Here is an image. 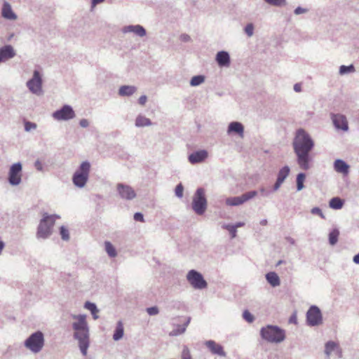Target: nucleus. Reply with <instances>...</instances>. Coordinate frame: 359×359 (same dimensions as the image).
<instances>
[{
    "label": "nucleus",
    "mask_w": 359,
    "mask_h": 359,
    "mask_svg": "<svg viewBox=\"0 0 359 359\" xmlns=\"http://www.w3.org/2000/svg\"><path fill=\"white\" fill-rule=\"evenodd\" d=\"M215 60L221 67H228L231 64L230 55L225 50L219 51L216 55Z\"/></svg>",
    "instance_id": "20"
},
{
    "label": "nucleus",
    "mask_w": 359,
    "mask_h": 359,
    "mask_svg": "<svg viewBox=\"0 0 359 359\" xmlns=\"http://www.w3.org/2000/svg\"><path fill=\"white\" fill-rule=\"evenodd\" d=\"M306 179V174L304 172H300L297 175L296 182H297V190L301 191L304 187V182Z\"/></svg>",
    "instance_id": "33"
},
{
    "label": "nucleus",
    "mask_w": 359,
    "mask_h": 359,
    "mask_svg": "<svg viewBox=\"0 0 359 359\" xmlns=\"http://www.w3.org/2000/svg\"><path fill=\"white\" fill-rule=\"evenodd\" d=\"M331 119L336 129L343 131L348 130V124L346 116L341 114L332 113Z\"/></svg>",
    "instance_id": "15"
},
{
    "label": "nucleus",
    "mask_w": 359,
    "mask_h": 359,
    "mask_svg": "<svg viewBox=\"0 0 359 359\" xmlns=\"http://www.w3.org/2000/svg\"><path fill=\"white\" fill-rule=\"evenodd\" d=\"M2 16L7 20H16L17 15L13 11L11 6L9 3L5 1L2 6Z\"/></svg>",
    "instance_id": "22"
},
{
    "label": "nucleus",
    "mask_w": 359,
    "mask_h": 359,
    "mask_svg": "<svg viewBox=\"0 0 359 359\" xmlns=\"http://www.w3.org/2000/svg\"><path fill=\"white\" fill-rule=\"evenodd\" d=\"M187 280L196 290H203L208 286V283L203 275L195 269H191L187 273Z\"/></svg>",
    "instance_id": "8"
},
{
    "label": "nucleus",
    "mask_w": 359,
    "mask_h": 359,
    "mask_svg": "<svg viewBox=\"0 0 359 359\" xmlns=\"http://www.w3.org/2000/svg\"><path fill=\"white\" fill-rule=\"evenodd\" d=\"M293 90L297 93H300L302 91V83H297L293 86Z\"/></svg>",
    "instance_id": "52"
},
{
    "label": "nucleus",
    "mask_w": 359,
    "mask_h": 359,
    "mask_svg": "<svg viewBox=\"0 0 359 359\" xmlns=\"http://www.w3.org/2000/svg\"><path fill=\"white\" fill-rule=\"evenodd\" d=\"M309 12V9L306 8H302V7H300V6H298L297 7L293 13L295 14V15H300V14H303V13H306Z\"/></svg>",
    "instance_id": "46"
},
{
    "label": "nucleus",
    "mask_w": 359,
    "mask_h": 359,
    "mask_svg": "<svg viewBox=\"0 0 359 359\" xmlns=\"http://www.w3.org/2000/svg\"><path fill=\"white\" fill-rule=\"evenodd\" d=\"M104 0H91V4L93 6H95L103 2Z\"/></svg>",
    "instance_id": "58"
},
{
    "label": "nucleus",
    "mask_w": 359,
    "mask_h": 359,
    "mask_svg": "<svg viewBox=\"0 0 359 359\" xmlns=\"http://www.w3.org/2000/svg\"><path fill=\"white\" fill-rule=\"evenodd\" d=\"M183 191L184 187L182 184H177L175 190L176 196L178 198H182L183 196Z\"/></svg>",
    "instance_id": "44"
},
{
    "label": "nucleus",
    "mask_w": 359,
    "mask_h": 359,
    "mask_svg": "<svg viewBox=\"0 0 359 359\" xmlns=\"http://www.w3.org/2000/svg\"><path fill=\"white\" fill-rule=\"evenodd\" d=\"M192 208L198 215H202L207 208V200L205 196V190L198 188L194 194L192 201Z\"/></svg>",
    "instance_id": "7"
},
{
    "label": "nucleus",
    "mask_w": 359,
    "mask_h": 359,
    "mask_svg": "<svg viewBox=\"0 0 359 359\" xmlns=\"http://www.w3.org/2000/svg\"><path fill=\"white\" fill-rule=\"evenodd\" d=\"M205 345L210 350V351L214 354L221 357H225L226 353L222 345L217 344L213 340H208L205 342Z\"/></svg>",
    "instance_id": "18"
},
{
    "label": "nucleus",
    "mask_w": 359,
    "mask_h": 359,
    "mask_svg": "<svg viewBox=\"0 0 359 359\" xmlns=\"http://www.w3.org/2000/svg\"><path fill=\"white\" fill-rule=\"evenodd\" d=\"M123 334H124V329H123V323H121V321H118L116 325L114 333L113 334V339L114 341L120 340L123 337Z\"/></svg>",
    "instance_id": "29"
},
{
    "label": "nucleus",
    "mask_w": 359,
    "mask_h": 359,
    "mask_svg": "<svg viewBox=\"0 0 359 359\" xmlns=\"http://www.w3.org/2000/svg\"><path fill=\"white\" fill-rule=\"evenodd\" d=\"M338 358H342V350L341 348L339 346L338 348L337 349V351H335Z\"/></svg>",
    "instance_id": "57"
},
{
    "label": "nucleus",
    "mask_w": 359,
    "mask_h": 359,
    "mask_svg": "<svg viewBox=\"0 0 359 359\" xmlns=\"http://www.w3.org/2000/svg\"><path fill=\"white\" fill-rule=\"evenodd\" d=\"M72 318L76 321L72 323L74 330L73 337L78 341V345L81 353L86 356L90 346L89 327L86 321V315H74Z\"/></svg>",
    "instance_id": "2"
},
{
    "label": "nucleus",
    "mask_w": 359,
    "mask_h": 359,
    "mask_svg": "<svg viewBox=\"0 0 359 359\" xmlns=\"http://www.w3.org/2000/svg\"><path fill=\"white\" fill-rule=\"evenodd\" d=\"M105 250L109 257L114 258L116 257L117 252L114 245L109 241L104 242Z\"/></svg>",
    "instance_id": "31"
},
{
    "label": "nucleus",
    "mask_w": 359,
    "mask_h": 359,
    "mask_svg": "<svg viewBox=\"0 0 359 359\" xmlns=\"http://www.w3.org/2000/svg\"><path fill=\"white\" fill-rule=\"evenodd\" d=\"M339 347V344L333 341H328L325 345V353L329 358L331 353L336 351Z\"/></svg>",
    "instance_id": "28"
},
{
    "label": "nucleus",
    "mask_w": 359,
    "mask_h": 359,
    "mask_svg": "<svg viewBox=\"0 0 359 359\" xmlns=\"http://www.w3.org/2000/svg\"><path fill=\"white\" fill-rule=\"evenodd\" d=\"M137 91L135 86H121L118 89V95L122 97H129Z\"/></svg>",
    "instance_id": "24"
},
{
    "label": "nucleus",
    "mask_w": 359,
    "mask_h": 359,
    "mask_svg": "<svg viewBox=\"0 0 359 359\" xmlns=\"http://www.w3.org/2000/svg\"><path fill=\"white\" fill-rule=\"evenodd\" d=\"M222 228L229 231L231 238H234L236 236L237 229H236L233 225L224 224L222 225Z\"/></svg>",
    "instance_id": "38"
},
{
    "label": "nucleus",
    "mask_w": 359,
    "mask_h": 359,
    "mask_svg": "<svg viewBox=\"0 0 359 359\" xmlns=\"http://www.w3.org/2000/svg\"><path fill=\"white\" fill-rule=\"evenodd\" d=\"M257 195V191H250L239 196L229 197L226 199V205L229 206H238L243 204Z\"/></svg>",
    "instance_id": "12"
},
{
    "label": "nucleus",
    "mask_w": 359,
    "mask_h": 359,
    "mask_svg": "<svg viewBox=\"0 0 359 359\" xmlns=\"http://www.w3.org/2000/svg\"><path fill=\"white\" fill-rule=\"evenodd\" d=\"M244 31L248 36H252L254 34V25L252 23L247 24L244 28Z\"/></svg>",
    "instance_id": "41"
},
{
    "label": "nucleus",
    "mask_w": 359,
    "mask_h": 359,
    "mask_svg": "<svg viewBox=\"0 0 359 359\" xmlns=\"http://www.w3.org/2000/svg\"><path fill=\"white\" fill-rule=\"evenodd\" d=\"M79 125L82 128H87L89 126V121L86 118H82L79 121Z\"/></svg>",
    "instance_id": "54"
},
{
    "label": "nucleus",
    "mask_w": 359,
    "mask_h": 359,
    "mask_svg": "<svg viewBox=\"0 0 359 359\" xmlns=\"http://www.w3.org/2000/svg\"><path fill=\"white\" fill-rule=\"evenodd\" d=\"M323 323V315L320 309L316 305L309 307L306 312V324L310 327H316Z\"/></svg>",
    "instance_id": "9"
},
{
    "label": "nucleus",
    "mask_w": 359,
    "mask_h": 359,
    "mask_svg": "<svg viewBox=\"0 0 359 359\" xmlns=\"http://www.w3.org/2000/svg\"><path fill=\"white\" fill-rule=\"evenodd\" d=\"M243 318L248 322V323H252L255 320L254 316L252 315V313L248 311L245 310L243 313Z\"/></svg>",
    "instance_id": "42"
},
{
    "label": "nucleus",
    "mask_w": 359,
    "mask_h": 359,
    "mask_svg": "<svg viewBox=\"0 0 359 359\" xmlns=\"http://www.w3.org/2000/svg\"><path fill=\"white\" fill-rule=\"evenodd\" d=\"M344 201L341 198L339 197H334L330 199L329 202V205L331 208L334 210H339L344 205Z\"/></svg>",
    "instance_id": "30"
},
{
    "label": "nucleus",
    "mask_w": 359,
    "mask_h": 359,
    "mask_svg": "<svg viewBox=\"0 0 359 359\" xmlns=\"http://www.w3.org/2000/svg\"><path fill=\"white\" fill-rule=\"evenodd\" d=\"M208 156V153L205 149L194 151L189 155L188 159L191 164L200 163L204 161Z\"/></svg>",
    "instance_id": "17"
},
{
    "label": "nucleus",
    "mask_w": 359,
    "mask_h": 359,
    "mask_svg": "<svg viewBox=\"0 0 359 359\" xmlns=\"http://www.w3.org/2000/svg\"><path fill=\"white\" fill-rule=\"evenodd\" d=\"M233 225L235 226L236 229H237L238 227L243 226L245 225V223L242 222H239Z\"/></svg>",
    "instance_id": "59"
},
{
    "label": "nucleus",
    "mask_w": 359,
    "mask_h": 359,
    "mask_svg": "<svg viewBox=\"0 0 359 359\" xmlns=\"http://www.w3.org/2000/svg\"><path fill=\"white\" fill-rule=\"evenodd\" d=\"M15 55V50L11 45H6L0 48V62L13 58Z\"/></svg>",
    "instance_id": "21"
},
{
    "label": "nucleus",
    "mask_w": 359,
    "mask_h": 359,
    "mask_svg": "<svg viewBox=\"0 0 359 359\" xmlns=\"http://www.w3.org/2000/svg\"><path fill=\"white\" fill-rule=\"evenodd\" d=\"M60 233L63 241H67L69 240V230L64 226H62L60 229Z\"/></svg>",
    "instance_id": "39"
},
{
    "label": "nucleus",
    "mask_w": 359,
    "mask_h": 359,
    "mask_svg": "<svg viewBox=\"0 0 359 359\" xmlns=\"http://www.w3.org/2000/svg\"><path fill=\"white\" fill-rule=\"evenodd\" d=\"M90 163L88 161H83L72 176V182L75 187L83 188L86 186L90 171Z\"/></svg>",
    "instance_id": "5"
},
{
    "label": "nucleus",
    "mask_w": 359,
    "mask_h": 359,
    "mask_svg": "<svg viewBox=\"0 0 359 359\" xmlns=\"http://www.w3.org/2000/svg\"><path fill=\"white\" fill-rule=\"evenodd\" d=\"M151 120L142 115H138L135 119V126L140 128L151 126Z\"/></svg>",
    "instance_id": "27"
},
{
    "label": "nucleus",
    "mask_w": 359,
    "mask_h": 359,
    "mask_svg": "<svg viewBox=\"0 0 359 359\" xmlns=\"http://www.w3.org/2000/svg\"><path fill=\"white\" fill-rule=\"evenodd\" d=\"M25 346L34 353H39L44 346V336L42 332L32 333L24 342Z\"/></svg>",
    "instance_id": "6"
},
{
    "label": "nucleus",
    "mask_w": 359,
    "mask_h": 359,
    "mask_svg": "<svg viewBox=\"0 0 359 359\" xmlns=\"http://www.w3.org/2000/svg\"><path fill=\"white\" fill-rule=\"evenodd\" d=\"M180 39L183 42H188L191 40V37L187 34H183L180 36Z\"/></svg>",
    "instance_id": "56"
},
{
    "label": "nucleus",
    "mask_w": 359,
    "mask_h": 359,
    "mask_svg": "<svg viewBox=\"0 0 359 359\" xmlns=\"http://www.w3.org/2000/svg\"><path fill=\"white\" fill-rule=\"evenodd\" d=\"M355 71V67L353 65H350L348 66L346 65H341L339 67V73L341 75L349 74V73H353Z\"/></svg>",
    "instance_id": "34"
},
{
    "label": "nucleus",
    "mask_w": 359,
    "mask_h": 359,
    "mask_svg": "<svg viewBox=\"0 0 359 359\" xmlns=\"http://www.w3.org/2000/svg\"><path fill=\"white\" fill-rule=\"evenodd\" d=\"M284 181H285L284 180L280 179L277 177L276 182L273 187V191H276L280 187L281 184H283V182Z\"/></svg>",
    "instance_id": "48"
},
{
    "label": "nucleus",
    "mask_w": 359,
    "mask_h": 359,
    "mask_svg": "<svg viewBox=\"0 0 359 359\" xmlns=\"http://www.w3.org/2000/svg\"><path fill=\"white\" fill-rule=\"evenodd\" d=\"M353 260L355 264H359V253L353 257Z\"/></svg>",
    "instance_id": "60"
},
{
    "label": "nucleus",
    "mask_w": 359,
    "mask_h": 359,
    "mask_svg": "<svg viewBox=\"0 0 359 359\" xmlns=\"http://www.w3.org/2000/svg\"><path fill=\"white\" fill-rule=\"evenodd\" d=\"M34 167L38 171H43V166L41 163V162L39 160H36L34 162Z\"/></svg>",
    "instance_id": "51"
},
{
    "label": "nucleus",
    "mask_w": 359,
    "mask_h": 359,
    "mask_svg": "<svg viewBox=\"0 0 359 359\" xmlns=\"http://www.w3.org/2000/svg\"><path fill=\"white\" fill-rule=\"evenodd\" d=\"M97 313H91V314L93 315V317L94 319H97L98 318V316L97 315Z\"/></svg>",
    "instance_id": "63"
},
{
    "label": "nucleus",
    "mask_w": 359,
    "mask_h": 359,
    "mask_svg": "<svg viewBox=\"0 0 359 359\" xmlns=\"http://www.w3.org/2000/svg\"><path fill=\"white\" fill-rule=\"evenodd\" d=\"M191 318H188L187 320L182 324L177 325L175 328H174L169 334L170 336L175 337L180 335L185 332L187 326L190 323Z\"/></svg>",
    "instance_id": "25"
},
{
    "label": "nucleus",
    "mask_w": 359,
    "mask_h": 359,
    "mask_svg": "<svg viewBox=\"0 0 359 359\" xmlns=\"http://www.w3.org/2000/svg\"><path fill=\"white\" fill-rule=\"evenodd\" d=\"M266 4L276 6L283 7L286 5V0H264Z\"/></svg>",
    "instance_id": "37"
},
{
    "label": "nucleus",
    "mask_w": 359,
    "mask_h": 359,
    "mask_svg": "<svg viewBox=\"0 0 359 359\" xmlns=\"http://www.w3.org/2000/svg\"><path fill=\"white\" fill-rule=\"evenodd\" d=\"M266 279L272 287H277L280 285V278L275 272L267 273L266 274Z\"/></svg>",
    "instance_id": "26"
},
{
    "label": "nucleus",
    "mask_w": 359,
    "mask_h": 359,
    "mask_svg": "<svg viewBox=\"0 0 359 359\" xmlns=\"http://www.w3.org/2000/svg\"><path fill=\"white\" fill-rule=\"evenodd\" d=\"M260 192L263 196H268L270 194L274 191H273V189L271 190H267L265 188H261Z\"/></svg>",
    "instance_id": "53"
},
{
    "label": "nucleus",
    "mask_w": 359,
    "mask_h": 359,
    "mask_svg": "<svg viewBox=\"0 0 359 359\" xmlns=\"http://www.w3.org/2000/svg\"><path fill=\"white\" fill-rule=\"evenodd\" d=\"M36 127L37 126L34 123L30 121H25V130L26 132H30L32 130H35Z\"/></svg>",
    "instance_id": "43"
},
{
    "label": "nucleus",
    "mask_w": 359,
    "mask_h": 359,
    "mask_svg": "<svg viewBox=\"0 0 359 359\" xmlns=\"http://www.w3.org/2000/svg\"><path fill=\"white\" fill-rule=\"evenodd\" d=\"M75 116L72 107L69 104L63 105L52 114L53 118L56 121H69L74 118Z\"/></svg>",
    "instance_id": "11"
},
{
    "label": "nucleus",
    "mask_w": 359,
    "mask_h": 359,
    "mask_svg": "<svg viewBox=\"0 0 359 359\" xmlns=\"http://www.w3.org/2000/svg\"><path fill=\"white\" fill-rule=\"evenodd\" d=\"M147 97L146 95H142L139 97L138 99V103L141 105H144L145 103L147 102Z\"/></svg>",
    "instance_id": "55"
},
{
    "label": "nucleus",
    "mask_w": 359,
    "mask_h": 359,
    "mask_svg": "<svg viewBox=\"0 0 359 359\" xmlns=\"http://www.w3.org/2000/svg\"><path fill=\"white\" fill-rule=\"evenodd\" d=\"M60 218L57 215L44 214L41 219L36 232L38 238H48L52 233V228L55 224V219Z\"/></svg>",
    "instance_id": "4"
},
{
    "label": "nucleus",
    "mask_w": 359,
    "mask_h": 359,
    "mask_svg": "<svg viewBox=\"0 0 359 359\" xmlns=\"http://www.w3.org/2000/svg\"><path fill=\"white\" fill-rule=\"evenodd\" d=\"M311 212L313 215H318L321 218H325V216L320 208L318 207L313 208Z\"/></svg>",
    "instance_id": "47"
},
{
    "label": "nucleus",
    "mask_w": 359,
    "mask_h": 359,
    "mask_svg": "<svg viewBox=\"0 0 359 359\" xmlns=\"http://www.w3.org/2000/svg\"><path fill=\"white\" fill-rule=\"evenodd\" d=\"M339 236V231L337 229H332L329 233V243L334 245L338 241Z\"/></svg>",
    "instance_id": "32"
},
{
    "label": "nucleus",
    "mask_w": 359,
    "mask_h": 359,
    "mask_svg": "<svg viewBox=\"0 0 359 359\" xmlns=\"http://www.w3.org/2000/svg\"><path fill=\"white\" fill-rule=\"evenodd\" d=\"M259 224L262 226H266L267 224V220L266 219H262Z\"/></svg>",
    "instance_id": "62"
},
{
    "label": "nucleus",
    "mask_w": 359,
    "mask_h": 359,
    "mask_svg": "<svg viewBox=\"0 0 359 359\" xmlns=\"http://www.w3.org/2000/svg\"><path fill=\"white\" fill-rule=\"evenodd\" d=\"M147 312L149 316H156L159 313V309L157 306H151L147 309Z\"/></svg>",
    "instance_id": "45"
},
{
    "label": "nucleus",
    "mask_w": 359,
    "mask_h": 359,
    "mask_svg": "<svg viewBox=\"0 0 359 359\" xmlns=\"http://www.w3.org/2000/svg\"><path fill=\"white\" fill-rule=\"evenodd\" d=\"M314 141L303 128L297 130L293 140V149L297 156V163L302 170L306 171L311 167V151L314 147Z\"/></svg>",
    "instance_id": "1"
},
{
    "label": "nucleus",
    "mask_w": 359,
    "mask_h": 359,
    "mask_svg": "<svg viewBox=\"0 0 359 359\" xmlns=\"http://www.w3.org/2000/svg\"><path fill=\"white\" fill-rule=\"evenodd\" d=\"M84 308L89 310L91 313H98V309L95 304L90 302H86L84 304Z\"/></svg>",
    "instance_id": "40"
},
{
    "label": "nucleus",
    "mask_w": 359,
    "mask_h": 359,
    "mask_svg": "<svg viewBox=\"0 0 359 359\" xmlns=\"http://www.w3.org/2000/svg\"><path fill=\"white\" fill-rule=\"evenodd\" d=\"M334 170L339 173L348 174L349 165L343 160L337 159L334 163Z\"/></svg>",
    "instance_id": "23"
},
{
    "label": "nucleus",
    "mask_w": 359,
    "mask_h": 359,
    "mask_svg": "<svg viewBox=\"0 0 359 359\" xmlns=\"http://www.w3.org/2000/svg\"><path fill=\"white\" fill-rule=\"evenodd\" d=\"M22 164L18 162L13 164L8 172V182L12 186H17L21 182V172H22Z\"/></svg>",
    "instance_id": "13"
},
{
    "label": "nucleus",
    "mask_w": 359,
    "mask_h": 359,
    "mask_svg": "<svg viewBox=\"0 0 359 359\" xmlns=\"http://www.w3.org/2000/svg\"><path fill=\"white\" fill-rule=\"evenodd\" d=\"M292 319H293V324H295L297 318H296V316L294 313H293Z\"/></svg>",
    "instance_id": "64"
},
{
    "label": "nucleus",
    "mask_w": 359,
    "mask_h": 359,
    "mask_svg": "<svg viewBox=\"0 0 359 359\" xmlns=\"http://www.w3.org/2000/svg\"><path fill=\"white\" fill-rule=\"evenodd\" d=\"M133 219L137 222H144V215L141 212H136L134 214Z\"/></svg>",
    "instance_id": "50"
},
{
    "label": "nucleus",
    "mask_w": 359,
    "mask_h": 359,
    "mask_svg": "<svg viewBox=\"0 0 359 359\" xmlns=\"http://www.w3.org/2000/svg\"><path fill=\"white\" fill-rule=\"evenodd\" d=\"M182 359H191L190 352L187 348H184L182 353Z\"/></svg>",
    "instance_id": "49"
},
{
    "label": "nucleus",
    "mask_w": 359,
    "mask_h": 359,
    "mask_svg": "<svg viewBox=\"0 0 359 359\" xmlns=\"http://www.w3.org/2000/svg\"><path fill=\"white\" fill-rule=\"evenodd\" d=\"M260 336L271 344H280L285 339V331L277 325H267L260 330Z\"/></svg>",
    "instance_id": "3"
},
{
    "label": "nucleus",
    "mask_w": 359,
    "mask_h": 359,
    "mask_svg": "<svg viewBox=\"0 0 359 359\" xmlns=\"http://www.w3.org/2000/svg\"><path fill=\"white\" fill-rule=\"evenodd\" d=\"M205 81V76L203 75H197L191 78L190 85L191 86H198Z\"/></svg>",
    "instance_id": "35"
},
{
    "label": "nucleus",
    "mask_w": 359,
    "mask_h": 359,
    "mask_svg": "<svg viewBox=\"0 0 359 359\" xmlns=\"http://www.w3.org/2000/svg\"><path fill=\"white\" fill-rule=\"evenodd\" d=\"M123 34L133 33L139 37H144L147 34V31L144 27L140 25H130L124 26L122 29Z\"/></svg>",
    "instance_id": "16"
},
{
    "label": "nucleus",
    "mask_w": 359,
    "mask_h": 359,
    "mask_svg": "<svg viewBox=\"0 0 359 359\" xmlns=\"http://www.w3.org/2000/svg\"><path fill=\"white\" fill-rule=\"evenodd\" d=\"M26 85L32 93L36 95H41L43 94L42 78L38 70L34 71L32 79L27 81Z\"/></svg>",
    "instance_id": "10"
},
{
    "label": "nucleus",
    "mask_w": 359,
    "mask_h": 359,
    "mask_svg": "<svg viewBox=\"0 0 359 359\" xmlns=\"http://www.w3.org/2000/svg\"><path fill=\"white\" fill-rule=\"evenodd\" d=\"M290 171V168L289 166H287V165L284 166L283 168H281L279 170V172L278 173V177L285 180L287 178V177L288 176Z\"/></svg>",
    "instance_id": "36"
},
{
    "label": "nucleus",
    "mask_w": 359,
    "mask_h": 359,
    "mask_svg": "<svg viewBox=\"0 0 359 359\" xmlns=\"http://www.w3.org/2000/svg\"><path fill=\"white\" fill-rule=\"evenodd\" d=\"M117 192L122 199L133 200L136 197V193L129 185L119 183L117 184Z\"/></svg>",
    "instance_id": "14"
},
{
    "label": "nucleus",
    "mask_w": 359,
    "mask_h": 359,
    "mask_svg": "<svg viewBox=\"0 0 359 359\" xmlns=\"http://www.w3.org/2000/svg\"><path fill=\"white\" fill-rule=\"evenodd\" d=\"M226 132L228 135L236 134L239 137H243L244 126L241 122L232 121L229 124Z\"/></svg>",
    "instance_id": "19"
},
{
    "label": "nucleus",
    "mask_w": 359,
    "mask_h": 359,
    "mask_svg": "<svg viewBox=\"0 0 359 359\" xmlns=\"http://www.w3.org/2000/svg\"><path fill=\"white\" fill-rule=\"evenodd\" d=\"M4 247H5L4 242L0 240V255L1 254Z\"/></svg>",
    "instance_id": "61"
}]
</instances>
